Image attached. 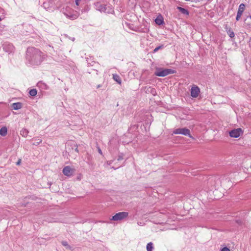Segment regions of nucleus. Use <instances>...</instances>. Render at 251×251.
<instances>
[{
  "label": "nucleus",
  "instance_id": "23",
  "mask_svg": "<svg viewBox=\"0 0 251 251\" xmlns=\"http://www.w3.org/2000/svg\"><path fill=\"white\" fill-rule=\"evenodd\" d=\"M20 162H21V160H19L18 162L17 163V165H19L20 164Z\"/></svg>",
  "mask_w": 251,
  "mask_h": 251
},
{
  "label": "nucleus",
  "instance_id": "26",
  "mask_svg": "<svg viewBox=\"0 0 251 251\" xmlns=\"http://www.w3.org/2000/svg\"><path fill=\"white\" fill-rule=\"evenodd\" d=\"M250 18L251 19V16H250Z\"/></svg>",
  "mask_w": 251,
  "mask_h": 251
},
{
  "label": "nucleus",
  "instance_id": "4",
  "mask_svg": "<svg viewBox=\"0 0 251 251\" xmlns=\"http://www.w3.org/2000/svg\"><path fill=\"white\" fill-rule=\"evenodd\" d=\"M243 134V130L241 128L232 130L229 132V135L232 138H238Z\"/></svg>",
  "mask_w": 251,
  "mask_h": 251
},
{
  "label": "nucleus",
  "instance_id": "15",
  "mask_svg": "<svg viewBox=\"0 0 251 251\" xmlns=\"http://www.w3.org/2000/svg\"><path fill=\"white\" fill-rule=\"evenodd\" d=\"M227 33H228V35L230 37L233 38V37H234L235 34H234V32L232 30L229 29Z\"/></svg>",
  "mask_w": 251,
  "mask_h": 251
},
{
  "label": "nucleus",
  "instance_id": "12",
  "mask_svg": "<svg viewBox=\"0 0 251 251\" xmlns=\"http://www.w3.org/2000/svg\"><path fill=\"white\" fill-rule=\"evenodd\" d=\"M153 244L151 242L149 243L147 245V251H152L153 249Z\"/></svg>",
  "mask_w": 251,
  "mask_h": 251
},
{
  "label": "nucleus",
  "instance_id": "14",
  "mask_svg": "<svg viewBox=\"0 0 251 251\" xmlns=\"http://www.w3.org/2000/svg\"><path fill=\"white\" fill-rule=\"evenodd\" d=\"M178 8L180 10V11H181L183 14L186 15L189 14V12L186 9L180 7H178Z\"/></svg>",
  "mask_w": 251,
  "mask_h": 251
},
{
  "label": "nucleus",
  "instance_id": "11",
  "mask_svg": "<svg viewBox=\"0 0 251 251\" xmlns=\"http://www.w3.org/2000/svg\"><path fill=\"white\" fill-rule=\"evenodd\" d=\"M113 78L115 81L118 82L119 84H121L122 83L121 79L120 77L117 75H113Z\"/></svg>",
  "mask_w": 251,
  "mask_h": 251
},
{
  "label": "nucleus",
  "instance_id": "22",
  "mask_svg": "<svg viewBox=\"0 0 251 251\" xmlns=\"http://www.w3.org/2000/svg\"><path fill=\"white\" fill-rule=\"evenodd\" d=\"M62 244L64 246H66L68 244H67V242L66 241H63L62 242Z\"/></svg>",
  "mask_w": 251,
  "mask_h": 251
},
{
  "label": "nucleus",
  "instance_id": "21",
  "mask_svg": "<svg viewBox=\"0 0 251 251\" xmlns=\"http://www.w3.org/2000/svg\"><path fill=\"white\" fill-rule=\"evenodd\" d=\"M21 132H25V136H26L27 134V133H28V132H27V131L26 129H24Z\"/></svg>",
  "mask_w": 251,
  "mask_h": 251
},
{
  "label": "nucleus",
  "instance_id": "24",
  "mask_svg": "<svg viewBox=\"0 0 251 251\" xmlns=\"http://www.w3.org/2000/svg\"><path fill=\"white\" fill-rule=\"evenodd\" d=\"M99 152H100V153H101V150H99Z\"/></svg>",
  "mask_w": 251,
  "mask_h": 251
},
{
  "label": "nucleus",
  "instance_id": "9",
  "mask_svg": "<svg viewBox=\"0 0 251 251\" xmlns=\"http://www.w3.org/2000/svg\"><path fill=\"white\" fill-rule=\"evenodd\" d=\"M245 5L243 3L240 4L239 6L237 13L242 15V14L245 10Z\"/></svg>",
  "mask_w": 251,
  "mask_h": 251
},
{
  "label": "nucleus",
  "instance_id": "19",
  "mask_svg": "<svg viewBox=\"0 0 251 251\" xmlns=\"http://www.w3.org/2000/svg\"><path fill=\"white\" fill-rule=\"evenodd\" d=\"M241 16H242V15L237 13V16H236V20L237 21L239 20V19H240Z\"/></svg>",
  "mask_w": 251,
  "mask_h": 251
},
{
  "label": "nucleus",
  "instance_id": "13",
  "mask_svg": "<svg viewBox=\"0 0 251 251\" xmlns=\"http://www.w3.org/2000/svg\"><path fill=\"white\" fill-rule=\"evenodd\" d=\"M29 93L31 96H35L37 95V90L35 89H31L29 91Z\"/></svg>",
  "mask_w": 251,
  "mask_h": 251
},
{
  "label": "nucleus",
  "instance_id": "1",
  "mask_svg": "<svg viewBox=\"0 0 251 251\" xmlns=\"http://www.w3.org/2000/svg\"><path fill=\"white\" fill-rule=\"evenodd\" d=\"M173 134H182L185 136H188L190 138H193L190 133V131L189 129L186 128H178L175 129L173 131Z\"/></svg>",
  "mask_w": 251,
  "mask_h": 251
},
{
  "label": "nucleus",
  "instance_id": "25",
  "mask_svg": "<svg viewBox=\"0 0 251 251\" xmlns=\"http://www.w3.org/2000/svg\"><path fill=\"white\" fill-rule=\"evenodd\" d=\"M41 142H42V140H40L39 141V142H38V143H41Z\"/></svg>",
  "mask_w": 251,
  "mask_h": 251
},
{
  "label": "nucleus",
  "instance_id": "17",
  "mask_svg": "<svg viewBox=\"0 0 251 251\" xmlns=\"http://www.w3.org/2000/svg\"><path fill=\"white\" fill-rule=\"evenodd\" d=\"M28 51H30V50L31 51H35L37 52H41L39 50H36L34 48H31V49H28Z\"/></svg>",
  "mask_w": 251,
  "mask_h": 251
},
{
  "label": "nucleus",
  "instance_id": "7",
  "mask_svg": "<svg viewBox=\"0 0 251 251\" xmlns=\"http://www.w3.org/2000/svg\"><path fill=\"white\" fill-rule=\"evenodd\" d=\"M155 22L158 25H162L164 23L163 17L161 15L157 16V17L155 20Z\"/></svg>",
  "mask_w": 251,
  "mask_h": 251
},
{
  "label": "nucleus",
  "instance_id": "10",
  "mask_svg": "<svg viewBox=\"0 0 251 251\" xmlns=\"http://www.w3.org/2000/svg\"><path fill=\"white\" fill-rule=\"evenodd\" d=\"M12 108L14 110H18L22 107V104L20 102L13 103L12 106Z\"/></svg>",
  "mask_w": 251,
  "mask_h": 251
},
{
  "label": "nucleus",
  "instance_id": "18",
  "mask_svg": "<svg viewBox=\"0 0 251 251\" xmlns=\"http://www.w3.org/2000/svg\"><path fill=\"white\" fill-rule=\"evenodd\" d=\"M221 251H230L228 248L224 247L221 249Z\"/></svg>",
  "mask_w": 251,
  "mask_h": 251
},
{
  "label": "nucleus",
  "instance_id": "3",
  "mask_svg": "<svg viewBox=\"0 0 251 251\" xmlns=\"http://www.w3.org/2000/svg\"><path fill=\"white\" fill-rule=\"evenodd\" d=\"M128 215V213L126 212H119L113 216L111 220L116 221H120L126 218Z\"/></svg>",
  "mask_w": 251,
  "mask_h": 251
},
{
  "label": "nucleus",
  "instance_id": "5",
  "mask_svg": "<svg viewBox=\"0 0 251 251\" xmlns=\"http://www.w3.org/2000/svg\"><path fill=\"white\" fill-rule=\"evenodd\" d=\"M75 170L72 168L70 166H65L62 170L63 174L67 176H71L73 175Z\"/></svg>",
  "mask_w": 251,
  "mask_h": 251
},
{
  "label": "nucleus",
  "instance_id": "16",
  "mask_svg": "<svg viewBox=\"0 0 251 251\" xmlns=\"http://www.w3.org/2000/svg\"><path fill=\"white\" fill-rule=\"evenodd\" d=\"M162 47V46H158V47L155 48L153 50V52H155L157 51L159 49H161Z\"/></svg>",
  "mask_w": 251,
  "mask_h": 251
},
{
  "label": "nucleus",
  "instance_id": "20",
  "mask_svg": "<svg viewBox=\"0 0 251 251\" xmlns=\"http://www.w3.org/2000/svg\"><path fill=\"white\" fill-rule=\"evenodd\" d=\"M81 0H75V4L76 5H79V1H80Z\"/></svg>",
  "mask_w": 251,
  "mask_h": 251
},
{
  "label": "nucleus",
  "instance_id": "6",
  "mask_svg": "<svg viewBox=\"0 0 251 251\" xmlns=\"http://www.w3.org/2000/svg\"><path fill=\"white\" fill-rule=\"evenodd\" d=\"M200 93V90L198 86L195 85L192 86L191 90V96L193 98L198 97Z\"/></svg>",
  "mask_w": 251,
  "mask_h": 251
},
{
  "label": "nucleus",
  "instance_id": "8",
  "mask_svg": "<svg viewBox=\"0 0 251 251\" xmlns=\"http://www.w3.org/2000/svg\"><path fill=\"white\" fill-rule=\"evenodd\" d=\"M7 133V128L5 126L1 127L0 129V135L2 136H5Z\"/></svg>",
  "mask_w": 251,
  "mask_h": 251
},
{
  "label": "nucleus",
  "instance_id": "2",
  "mask_svg": "<svg viewBox=\"0 0 251 251\" xmlns=\"http://www.w3.org/2000/svg\"><path fill=\"white\" fill-rule=\"evenodd\" d=\"M174 71L171 69H158L155 72V75L158 76H165L169 74H173Z\"/></svg>",
  "mask_w": 251,
  "mask_h": 251
}]
</instances>
